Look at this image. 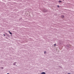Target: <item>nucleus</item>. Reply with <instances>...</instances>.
Segmentation results:
<instances>
[{
  "mask_svg": "<svg viewBox=\"0 0 74 74\" xmlns=\"http://www.w3.org/2000/svg\"><path fill=\"white\" fill-rule=\"evenodd\" d=\"M54 45V46H56V44H55Z\"/></svg>",
  "mask_w": 74,
  "mask_h": 74,
  "instance_id": "obj_5",
  "label": "nucleus"
},
{
  "mask_svg": "<svg viewBox=\"0 0 74 74\" xmlns=\"http://www.w3.org/2000/svg\"><path fill=\"white\" fill-rule=\"evenodd\" d=\"M3 35H4V36H5V34H3Z\"/></svg>",
  "mask_w": 74,
  "mask_h": 74,
  "instance_id": "obj_9",
  "label": "nucleus"
},
{
  "mask_svg": "<svg viewBox=\"0 0 74 74\" xmlns=\"http://www.w3.org/2000/svg\"><path fill=\"white\" fill-rule=\"evenodd\" d=\"M61 17H62V18H64V16L62 15V16Z\"/></svg>",
  "mask_w": 74,
  "mask_h": 74,
  "instance_id": "obj_3",
  "label": "nucleus"
},
{
  "mask_svg": "<svg viewBox=\"0 0 74 74\" xmlns=\"http://www.w3.org/2000/svg\"><path fill=\"white\" fill-rule=\"evenodd\" d=\"M58 7H59V5H58Z\"/></svg>",
  "mask_w": 74,
  "mask_h": 74,
  "instance_id": "obj_8",
  "label": "nucleus"
},
{
  "mask_svg": "<svg viewBox=\"0 0 74 74\" xmlns=\"http://www.w3.org/2000/svg\"><path fill=\"white\" fill-rule=\"evenodd\" d=\"M64 0H63V1H64Z\"/></svg>",
  "mask_w": 74,
  "mask_h": 74,
  "instance_id": "obj_11",
  "label": "nucleus"
},
{
  "mask_svg": "<svg viewBox=\"0 0 74 74\" xmlns=\"http://www.w3.org/2000/svg\"><path fill=\"white\" fill-rule=\"evenodd\" d=\"M14 64V65H15V64Z\"/></svg>",
  "mask_w": 74,
  "mask_h": 74,
  "instance_id": "obj_10",
  "label": "nucleus"
},
{
  "mask_svg": "<svg viewBox=\"0 0 74 74\" xmlns=\"http://www.w3.org/2000/svg\"><path fill=\"white\" fill-rule=\"evenodd\" d=\"M44 53H45H45H46V51L44 52Z\"/></svg>",
  "mask_w": 74,
  "mask_h": 74,
  "instance_id": "obj_6",
  "label": "nucleus"
},
{
  "mask_svg": "<svg viewBox=\"0 0 74 74\" xmlns=\"http://www.w3.org/2000/svg\"><path fill=\"white\" fill-rule=\"evenodd\" d=\"M1 69H3V67H2L1 68Z\"/></svg>",
  "mask_w": 74,
  "mask_h": 74,
  "instance_id": "obj_7",
  "label": "nucleus"
},
{
  "mask_svg": "<svg viewBox=\"0 0 74 74\" xmlns=\"http://www.w3.org/2000/svg\"><path fill=\"white\" fill-rule=\"evenodd\" d=\"M58 2H59V3H62V1H58Z\"/></svg>",
  "mask_w": 74,
  "mask_h": 74,
  "instance_id": "obj_4",
  "label": "nucleus"
},
{
  "mask_svg": "<svg viewBox=\"0 0 74 74\" xmlns=\"http://www.w3.org/2000/svg\"><path fill=\"white\" fill-rule=\"evenodd\" d=\"M8 32L10 34H12V33H11V32H10V31H8Z\"/></svg>",
  "mask_w": 74,
  "mask_h": 74,
  "instance_id": "obj_1",
  "label": "nucleus"
},
{
  "mask_svg": "<svg viewBox=\"0 0 74 74\" xmlns=\"http://www.w3.org/2000/svg\"><path fill=\"white\" fill-rule=\"evenodd\" d=\"M41 74H45V73L44 72H43Z\"/></svg>",
  "mask_w": 74,
  "mask_h": 74,
  "instance_id": "obj_2",
  "label": "nucleus"
}]
</instances>
